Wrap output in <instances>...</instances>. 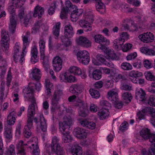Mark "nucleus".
Instances as JSON below:
<instances>
[{
  "label": "nucleus",
  "mask_w": 155,
  "mask_h": 155,
  "mask_svg": "<svg viewBox=\"0 0 155 155\" xmlns=\"http://www.w3.org/2000/svg\"><path fill=\"white\" fill-rule=\"evenodd\" d=\"M147 139L152 143L150 148L148 150L149 153L151 155H155V134L150 133Z\"/></svg>",
  "instance_id": "obj_22"
},
{
  "label": "nucleus",
  "mask_w": 155,
  "mask_h": 155,
  "mask_svg": "<svg viewBox=\"0 0 155 155\" xmlns=\"http://www.w3.org/2000/svg\"><path fill=\"white\" fill-rule=\"evenodd\" d=\"M145 95L144 91L141 88L136 91L135 96L137 98H140V101H143L145 99Z\"/></svg>",
  "instance_id": "obj_36"
},
{
  "label": "nucleus",
  "mask_w": 155,
  "mask_h": 155,
  "mask_svg": "<svg viewBox=\"0 0 155 155\" xmlns=\"http://www.w3.org/2000/svg\"><path fill=\"white\" fill-rule=\"evenodd\" d=\"M43 25L41 21H37L36 22L34 26H33L31 29V32L32 33H35L39 29L42 27Z\"/></svg>",
  "instance_id": "obj_47"
},
{
  "label": "nucleus",
  "mask_w": 155,
  "mask_h": 155,
  "mask_svg": "<svg viewBox=\"0 0 155 155\" xmlns=\"http://www.w3.org/2000/svg\"><path fill=\"white\" fill-rule=\"evenodd\" d=\"M138 38L143 42L148 43L152 42L154 40V36L150 32H147L140 35Z\"/></svg>",
  "instance_id": "obj_10"
},
{
  "label": "nucleus",
  "mask_w": 155,
  "mask_h": 155,
  "mask_svg": "<svg viewBox=\"0 0 155 155\" xmlns=\"http://www.w3.org/2000/svg\"><path fill=\"white\" fill-rule=\"evenodd\" d=\"M103 73L106 74H108L111 73L112 76H114L115 74L116 70L114 69L110 70L109 69L106 68H104L102 69Z\"/></svg>",
  "instance_id": "obj_56"
},
{
  "label": "nucleus",
  "mask_w": 155,
  "mask_h": 155,
  "mask_svg": "<svg viewBox=\"0 0 155 155\" xmlns=\"http://www.w3.org/2000/svg\"><path fill=\"white\" fill-rule=\"evenodd\" d=\"M98 109V108L97 105L94 104H90L89 110L91 112L95 113L97 111Z\"/></svg>",
  "instance_id": "obj_63"
},
{
  "label": "nucleus",
  "mask_w": 155,
  "mask_h": 155,
  "mask_svg": "<svg viewBox=\"0 0 155 155\" xmlns=\"http://www.w3.org/2000/svg\"><path fill=\"white\" fill-rule=\"evenodd\" d=\"M89 92L91 95L94 98H97L100 97L99 92L93 89H91L89 90Z\"/></svg>",
  "instance_id": "obj_57"
},
{
  "label": "nucleus",
  "mask_w": 155,
  "mask_h": 155,
  "mask_svg": "<svg viewBox=\"0 0 155 155\" xmlns=\"http://www.w3.org/2000/svg\"><path fill=\"white\" fill-rule=\"evenodd\" d=\"M31 54V61L32 64H34L37 62L38 60V51L36 45H34L32 47Z\"/></svg>",
  "instance_id": "obj_17"
},
{
  "label": "nucleus",
  "mask_w": 155,
  "mask_h": 155,
  "mask_svg": "<svg viewBox=\"0 0 155 155\" xmlns=\"http://www.w3.org/2000/svg\"><path fill=\"white\" fill-rule=\"evenodd\" d=\"M148 112L150 114L151 116L150 119V121L151 123L153 126L155 125V109L153 108H149V110Z\"/></svg>",
  "instance_id": "obj_46"
},
{
  "label": "nucleus",
  "mask_w": 155,
  "mask_h": 155,
  "mask_svg": "<svg viewBox=\"0 0 155 155\" xmlns=\"http://www.w3.org/2000/svg\"><path fill=\"white\" fill-rule=\"evenodd\" d=\"M71 152L73 155H81L82 150L81 147L79 146L77 144L72 145L71 148ZM58 155H63V153Z\"/></svg>",
  "instance_id": "obj_32"
},
{
  "label": "nucleus",
  "mask_w": 155,
  "mask_h": 155,
  "mask_svg": "<svg viewBox=\"0 0 155 155\" xmlns=\"http://www.w3.org/2000/svg\"><path fill=\"white\" fill-rule=\"evenodd\" d=\"M65 5L68 8H70L71 10L74 9L75 8H77V6L73 5L70 1H67L65 2Z\"/></svg>",
  "instance_id": "obj_61"
},
{
  "label": "nucleus",
  "mask_w": 155,
  "mask_h": 155,
  "mask_svg": "<svg viewBox=\"0 0 155 155\" xmlns=\"http://www.w3.org/2000/svg\"><path fill=\"white\" fill-rule=\"evenodd\" d=\"M129 75L130 77L136 78L142 76L141 72L137 71H131L129 72Z\"/></svg>",
  "instance_id": "obj_50"
},
{
  "label": "nucleus",
  "mask_w": 155,
  "mask_h": 155,
  "mask_svg": "<svg viewBox=\"0 0 155 155\" xmlns=\"http://www.w3.org/2000/svg\"><path fill=\"white\" fill-rule=\"evenodd\" d=\"M97 10L101 14L105 12V6L104 4L102 2H97L95 4Z\"/></svg>",
  "instance_id": "obj_38"
},
{
  "label": "nucleus",
  "mask_w": 155,
  "mask_h": 155,
  "mask_svg": "<svg viewBox=\"0 0 155 155\" xmlns=\"http://www.w3.org/2000/svg\"><path fill=\"white\" fill-rule=\"evenodd\" d=\"M51 148L52 151L55 153L57 155H60V154L63 153L64 151L63 148L61 147L59 144Z\"/></svg>",
  "instance_id": "obj_40"
},
{
  "label": "nucleus",
  "mask_w": 155,
  "mask_h": 155,
  "mask_svg": "<svg viewBox=\"0 0 155 155\" xmlns=\"http://www.w3.org/2000/svg\"><path fill=\"white\" fill-rule=\"evenodd\" d=\"M77 60L80 63L84 65L89 64L90 59L89 54L87 51H79L77 53Z\"/></svg>",
  "instance_id": "obj_7"
},
{
  "label": "nucleus",
  "mask_w": 155,
  "mask_h": 155,
  "mask_svg": "<svg viewBox=\"0 0 155 155\" xmlns=\"http://www.w3.org/2000/svg\"><path fill=\"white\" fill-rule=\"evenodd\" d=\"M92 61L94 64L97 65L104 64L109 67L110 66V63L107 62L105 59L104 56L100 54H98L97 55L96 59H92Z\"/></svg>",
  "instance_id": "obj_12"
},
{
  "label": "nucleus",
  "mask_w": 155,
  "mask_h": 155,
  "mask_svg": "<svg viewBox=\"0 0 155 155\" xmlns=\"http://www.w3.org/2000/svg\"><path fill=\"white\" fill-rule=\"evenodd\" d=\"M74 34L72 26L70 24L66 25L64 27V37L61 38V40L66 47H68L71 44L69 38L72 37Z\"/></svg>",
  "instance_id": "obj_5"
},
{
  "label": "nucleus",
  "mask_w": 155,
  "mask_h": 155,
  "mask_svg": "<svg viewBox=\"0 0 155 155\" xmlns=\"http://www.w3.org/2000/svg\"><path fill=\"white\" fill-rule=\"evenodd\" d=\"M7 65L5 60L0 61V79L1 80L4 77L7 70Z\"/></svg>",
  "instance_id": "obj_25"
},
{
  "label": "nucleus",
  "mask_w": 155,
  "mask_h": 155,
  "mask_svg": "<svg viewBox=\"0 0 155 155\" xmlns=\"http://www.w3.org/2000/svg\"><path fill=\"white\" fill-rule=\"evenodd\" d=\"M101 72L99 70L96 69L94 71L92 74L93 78L96 80H98L101 78Z\"/></svg>",
  "instance_id": "obj_49"
},
{
  "label": "nucleus",
  "mask_w": 155,
  "mask_h": 155,
  "mask_svg": "<svg viewBox=\"0 0 155 155\" xmlns=\"http://www.w3.org/2000/svg\"><path fill=\"white\" fill-rule=\"evenodd\" d=\"M38 43L41 58L44 60L45 57V42L42 37H41L40 38Z\"/></svg>",
  "instance_id": "obj_18"
},
{
  "label": "nucleus",
  "mask_w": 155,
  "mask_h": 155,
  "mask_svg": "<svg viewBox=\"0 0 155 155\" xmlns=\"http://www.w3.org/2000/svg\"><path fill=\"white\" fill-rule=\"evenodd\" d=\"M12 5L8 6V11L10 13V24L9 25L10 31L14 33L16 25V21L15 20V11L16 8L21 7L26 0H11Z\"/></svg>",
  "instance_id": "obj_2"
},
{
  "label": "nucleus",
  "mask_w": 155,
  "mask_h": 155,
  "mask_svg": "<svg viewBox=\"0 0 155 155\" xmlns=\"http://www.w3.org/2000/svg\"><path fill=\"white\" fill-rule=\"evenodd\" d=\"M62 95V92L60 90L56 91L54 92V97L51 101L52 104L56 105L60 99V97Z\"/></svg>",
  "instance_id": "obj_35"
},
{
  "label": "nucleus",
  "mask_w": 155,
  "mask_h": 155,
  "mask_svg": "<svg viewBox=\"0 0 155 155\" xmlns=\"http://www.w3.org/2000/svg\"><path fill=\"white\" fill-rule=\"evenodd\" d=\"M16 112L13 111L9 114L7 117V122L9 125H13L16 119Z\"/></svg>",
  "instance_id": "obj_31"
},
{
  "label": "nucleus",
  "mask_w": 155,
  "mask_h": 155,
  "mask_svg": "<svg viewBox=\"0 0 155 155\" xmlns=\"http://www.w3.org/2000/svg\"><path fill=\"white\" fill-rule=\"evenodd\" d=\"M124 43V40H121L119 38L114 41V47L117 50L121 49Z\"/></svg>",
  "instance_id": "obj_37"
},
{
  "label": "nucleus",
  "mask_w": 155,
  "mask_h": 155,
  "mask_svg": "<svg viewBox=\"0 0 155 155\" xmlns=\"http://www.w3.org/2000/svg\"><path fill=\"white\" fill-rule=\"evenodd\" d=\"M98 117L100 120H103L107 117L109 115L108 109L104 107L97 113Z\"/></svg>",
  "instance_id": "obj_33"
},
{
  "label": "nucleus",
  "mask_w": 155,
  "mask_h": 155,
  "mask_svg": "<svg viewBox=\"0 0 155 155\" xmlns=\"http://www.w3.org/2000/svg\"><path fill=\"white\" fill-rule=\"evenodd\" d=\"M34 88L29 86L27 88V91L25 94V100L31 101V104H30L28 108L27 117H34L35 114V107L37 106L35 101L34 98Z\"/></svg>",
  "instance_id": "obj_3"
},
{
  "label": "nucleus",
  "mask_w": 155,
  "mask_h": 155,
  "mask_svg": "<svg viewBox=\"0 0 155 155\" xmlns=\"http://www.w3.org/2000/svg\"><path fill=\"white\" fill-rule=\"evenodd\" d=\"M72 12L71 16V20L73 22H75L78 19L79 17L81 16L83 12V10L82 9H78L77 8H75Z\"/></svg>",
  "instance_id": "obj_19"
},
{
  "label": "nucleus",
  "mask_w": 155,
  "mask_h": 155,
  "mask_svg": "<svg viewBox=\"0 0 155 155\" xmlns=\"http://www.w3.org/2000/svg\"><path fill=\"white\" fill-rule=\"evenodd\" d=\"M94 38L95 41L99 44L104 42H106L107 44L110 43L109 40L107 39L104 36L100 34L95 35Z\"/></svg>",
  "instance_id": "obj_30"
},
{
  "label": "nucleus",
  "mask_w": 155,
  "mask_h": 155,
  "mask_svg": "<svg viewBox=\"0 0 155 155\" xmlns=\"http://www.w3.org/2000/svg\"><path fill=\"white\" fill-rule=\"evenodd\" d=\"M11 69L9 68L8 72L6 78L7 87L5 89L4 87L1 84L0 89V100L2 102L4 101L7 97L9 91V87L12 80Z\"/></svg>",
  "instance_id": "obj_4"
},
{
  "label": "nucleus",
  "mask_w": 155,
  "mask_h": 155,
  "mask_svg": "<svg viewBox=\"0 0 155 155\" xmlns=\"http://www.w3.org/2000/svg\"><path fill=\"white\" fill-rule=\"evenodd\" d=\"M84 17L89 23H92L94 21V15L92 11L90 10H87L85 11Z\"/></svg>",
  "instance_id": "obj_26"
},
{
  "label": "nucleus",
  "mask_w": 155,
  "mask_h": 155,
  "mask_svg": "<svg viewBox=\"0 0 155 155\" xmlns=\"http://www.w3.org/2000/svg\"><path fill=\"white\" fill-rule=\"evenodd\" d=\"M59 77L60 80L62 82L71 83L74 82L76 81L75 77L67 72L61 74Z\"/></svg>",
  "instance_id": "obj_13"
},
{
  "label": "nucleus",
  "mask_w": 155,
  "mask_h": 155,
  "mask_svg": "<svg viewBox=\"0 0 155 155\" xmlns=\"http://www.w3.org/2000/svg\"><path fill=\"white\" fill-rule=\"evenodd\" d=\"M55 7L56 5L55 3L51 4L48 10V13L49 15H52L54 13Z\"/></svg>",
  "instance_id": "obj_60"
},
{
  "label": "nucleus",
  "mask_w": 155,
  "mask_h": 155,
  "mask_svg": "<svg viewBox=\"0 0 155 155\" xmlns=\"http://www.w3.org/2000/svg\"><path fill=\"white\" fill-rule=\"evenodd\" d=\"M34 117H27V125L25 128L31 129L33 128V121Z\"/></svg>",
  "instance_id": "obj_53"
},
{
  "label": "nucleus",
  "mask_w": 155,
  "mask_h": 155,
  "mask_svg": "<svg viewBox=\"0 0 155 155\" xmlns=\"http://www.w3.org/2000/svg\"><path fill=\"white\" fill-rule=\"evenodd\" d=\"M122 97L124 100L128 102H130L132 99L131 94L129 92L123 93L122 94Z\"/></svg>",
  "instance_id": "obj_52"
},
{
  "label": "nucleus",
  "mask_w": 155,
  "mask_h": 155,
  "mask_svg": "<svg viewBox=\"0 0 155 155\" xmlns=\"http://www.w3.org/2000/svg\"><path fill=\"white\" fill-rule=\"evenodd\" d=\"M84 90V86L82 84H73L70 87V91L72 93H81Z\"/></svg>",
  "instance_id": "obj_21"
},
{
  "label": "nucleus",
  "mask_w": 155,
  "mask_h": 155,
  "mask_svg": "<svg viewBox=\"0 0 155 155\" xmlns=\"http://www.w3.org/2000/svg\"><path fill=\"white\" fill-rule=\"evenodd\" d=\"M10 38L8 33L5 31L2 32L1 46L4 51H6L9 49Z\"/></svg>",
  "instance_id": "obj_9"
},
{
  "label": "nucleus",
  "mask_w": 155,
  "mask_h": 155,
  "mask_svg": "<svg viewBox=\"0 0 155 155\" xmlns=\"http://www.w3.org/2000/svg\"><path fill=\"white\" fill-rule=\"evenodd\" d=\"M7 155H15L16 153L15 150V147L13 145H11L9 146L8 150L6 152Z\"/></svg>",
  "instance_id": "obj_54"
},
{
  "label": "nucleus",
  "mask_w": 155,
  "mask_h": 155,
  "mask_svg": "<svg viewBox=\"0 0 155 155\" xmlns=\"http://www.w3.org/2000/svg\"><path fill=\"white\" fill-rule=\"evenodd\" d=\"M129 35L127 32H123L120 35L119 38L121 40H124V42L125 40H127L129 38Z\"/></svg>",
  "instance_id": "obj_62"
},
{
  "label": "nucleus",
  "mask_w": 155,
  "mask_h": 155,
  "mask_svg": "<svg viewBox=\"0 0 155 155\" xmlns=\"http://www.w3.org/2000/svg\"><path fill=\"white\" fill-rule=\"evenodd\" d=\"M148 103L149 105L155 107V97L153 95H151L150 97Z\"/></svg>",
  "instance_id": "obj_64"
},
{
  "label": "nucleus",
  "mask_w": 155,
  "mask_h": 155,
  "mask_svg": "<svg viewBox=\"0 0 155 155\" xmlns=\"http://www.w3.org/2000/svg\"><path fill=\"white\" fill-rule=\"evenodd\" d=\"M74 134L76 137L79 139L85 138L87 136V133L85 130L80 128L75 129L74 131Z\"/></svg>",
  "instance_id": "obj_16"
},
{
  "label": "nucleus",
  "mask_w": 155,
  "mask_h": 155,
  "mask_svg": "<svg viewBox=\"0 0 155 155\" xmlns=\"http://www.w3.org/2000/svg\"><path fill=\"white\" fill-rule=\"evenodd\" d=\"M60 25L61 23L59 22L56 23L53 28V33L57 37L59 35Z\"/></svg>",
  "instance_id": "obj_42"
},
{
  "label": "nucleus",
  "mask_w": 155,
  "mask_h": 155,
  "mask_svg": "<svg viewBox=\"0 0 155 155\" xmlns=\"http://www.w3.org/2000/svg\"><path fill=\"white\" fill-rule=\"evenodd\" d=\"M150 133V130L146 128L142 129L140 132V135L143 138L147 139Z\"/></svg>",
  "instance_id": "obj_43"
},
{
  "label": "nucleus",
  "mask_w": 155,
  "mask_h": 155,
  "mask_svg": "<svg viewBox=\"0 0 155 155\" xmlns=\"http://www.w3.org/2000/svg\"><path fill=\"white\" fill-rule=\"evenodd\" d=\"M72 124V120L70 117L64 116V121L60 122L59 124L60 131L62 133L67 132L68 127Z\"/></svg>",
  "instance_id": "obj_8"
},
{
  "label": "nucleus",
  "mask_w": 155,
  "mask_h": 155,
  "mask_svg": "<svg viewBox=\"0 0 155 155\" xmlns=\"http://www.w3.org/2000/svg\"><path fill=\"white\" fill-rule=\"evenodd\" d=\"M121 67L122 69L124 70H130L132 69L131 65L129 63L127 62L122 63L121 65Z\"/></svg>",
  "instance_id": "obj_51"
},
{
  "label": "nucleus",
  "mask_w": 155,
  "mask_h": 155,
  "mask_svg": "<svg viewBox=\"0 0 155 155\" xmlns=\"http://www.w3.org/2000/svg\"><path fill=\"white\" fill-rule=\"evenodd\" d=\"M76 105L79 107V115L81 117H85L87 115L86 113L87 109V104L83 101L80 100L77 103Z\"/></svg>",
  "instance_id": "obj_14"
},
{
  "label": "nucleus",
  "mask_w": 155,
  "mask_h": 155,
  "mask_svg": "<svg viewBox=\"0 0 155 155\" xmlns=\"http://www.w3.org/2000/svg\"><path fill=\"white\" fill-rule=\"evenodd\" d=\"M21 47L20 44L19 42H16L14 46L13 50L14 59L15 62L19 61L21 63H22L25 60L24 57L26 54L22 55V54L20 55Z\"/></svg>",
  "instance_id": "obj_6"
},
{
  "label": "nucleus",
  "mask_w": 155,
  "mask_h": 155,
  "mask_svg": "<svg viewBox=\"0 0 155 155\" xmlns=\"http://www.w3.org/2000/svg\"><path fill=\"white\" fill-rule=\"evenodd\" d=\"M81 125L83 127H85L89 129L93 130L95 128L96 124L93 122H88L87 120H85L80 122Z\"/></svg>",
  "instance_id": "obj_34"
},
{
  "label": "nucleus",
  "mask_w": 155,
  "mask_h": 155,
  "mask_svg": "<svg viewBox=\"0 0 155 155\" xmlns=\"http://www.w3.org/2000/svg\"><path fill=\"white\" fill-rule=\"evenodd\" d=\"M145 75L146 79L151 81H155V78L154 75L150 71H147L145 73Z\"/></svg>",
  "instance_id": "obj_55"
},
{
  "label": "nucleus",
  "mask_w": 155,
  "mask_h": 155,
  "mask_svg": "<svg viewBox=\"0 0 155 155\" xmlns=\"http://www.w3.org/2000/svg\"><path fill=\"white\" fill-rule=\"evenodd\" d=\"M62 140L65 143H69L71 141L72 138L68 132L62 134Z\"/></svg>",
  "instance_id": "obj_44"
},
{
  "label": "nucleus",
  "mask_w": 155,
  "mask_h": 155,
  "mask_svg": "<svg viewBox=\"0 0 155 155\" xmlns=\"http://www.w3.org/2000/svg\"><path fill=\"white\" fill-rule=\"evenodd\" d=\"M34 120L36 123L37 124L38 128L40 127L43 131H45L46 130L47 125L43 115H41L40 120L39 122H38L36 117H35Z\"/></svg>",
  "instance_id": "obj_23"
},
{
  "label": "nucleus",
  "mask_w": 155,
  "mask_h": 155,
  "mask_svg": "<svg viewBox=\"0 0 155 155\" xmlns=\"http://www.w3.org/2000/svg\"><path fill=\"white\" fill-rule=\"evenodd\" d=\"M44 9L43 7L38 5L34 8L33 16L34 17H38V18H41L44 13Z\"/></svg>",
  "instance_id": "obj_28"
},
{
  "label": "nucleus",
  "mask_w": 155,
  "mask_h": 155,
  "mask_svg": "<svg viewBox=\"0 0 155 155\" xmlns=\"http://www.w3.org/2000/svg\"><path fill=\"white\" fill-rule=\"evenodd\" d=\"M45 86L46 88L45 94L46 97L48 98L51 95V91L53 90V84L50 82L49 80L47 79L45 80Z\"/></svg>",
  "instance_id": "obj_24"
},
{
  "label": "nucleus",
  "mask_w": 155,
  "mask_h": 155,
  "mask_svg": "<svg viewBox=\"0 0 155 155\" xmlns=\"http://www.w3.org/2000/svg\"><path fill=\"white\" fill-rule=\"evenodd\" d=\"M38 144V139L36 137L32 138L27 143L21 140L16 145L18 150L17 153L19 155H25V147L32 150V155H39L40 150Z\"/></svg>",
  "instance_id": "obj_1"
},
{
  "label": "nucleus",
  "mask_w": 155,
  "mask_h": 155,
  "mask_svg": "<svg viewBox=\"0 0 155 155\" xmlns=\"http://www.w3.org/2000/svg\"><path fill=\"white\" fill-rule=\"evenodd\" d=\"M53 66L54 70L56 71H59L62 68V61L59 56L54 57L52 61Z\"/></svg>",
  "instance_id": "obj_15"
},
{
  "label": "nucleus",
  "mask_w": 155,
  "mask_h": 155,
  "mask_svg": "<svg viewBox=\"0 0 155 155\" xmlns=\"http://www.w3.org/2000/svg\"><path fill=\"white\" fill-rule=\"evenodd\" d=\"M41 72L39 69L36 68H32L30 76L33 79L38 80L41 76Z\"/></svg>",
  "instance_id": "obj_29"
},
{
  "label": "nucleus",
  "mask_w": 155,
  "mask_h": 155,
  "mask_svg": "<svg viewBox=\"0 0 155 155\" xmlns=\"http://www.w3.org/2000/svg\"><path fill=\"white\" fill-rule=\"evenodd\" d=\"M105 57L108 60H118L119 59L114 51L111 49H107L105 52Z\"/></svg>",
  "instance_id": "obj_20"
},
{
  "label": "nucleus",
  "mask_w": 155,
  "mask_h": 155,
  "mask_svg": "<svg viewBox=\"0 0 155 155\" xmlns=\"http://www.w3.org/2000/svg\"><path fill=\"white\" fill-rule=\"evenodd\" d=\"M132 47V45L130 43H127L122 46L121 49L124 52H127L129 51Z\"/></svg>",
  "instance_id": "obj_58"
},
{
  "label": "nucleus",
  "mask_w": 155,
  "mask_h": 155,
  "mask_svg": "<svg viewBox=\"0 0 155 155\" xmlns=\"http://www.w3.org/2000/svg\"><path fill=\"white\" fill-rule=\"evenodd\" d=\"M77 44L82 47L88 48L91 46V42L86 37L80 36L76 40Z\"/></svg>",
  "instance_id": "obj_11"
},
{
  "label": "nucleus",
  "mask_w": 155,
  "mask_h": 155,
  "mask_svg": "<svg viewBox=\"0 0 155 155\" xmlns=\"http://www.w3.org/2000/svg\"><path fill=\"white\" fill-rule=\"evenodd\" d=\"M149 110V107H146L137 113V116L139 120L144 119L146 113L148 112Z\"/></svg>",
  "instance_id": "obj_41"
},
{
  "label": "nucleus",
  "mask_w": 155,
  "mask_h": 155,
  "mask_svg": "<svg viewBox=\"0 0 155 155\" xmlns=\"http://www.w3.org/2000/svg\"><path fill=\"white\" fill-rule=\"evenodd\" d=\"M12 128L11 126L7 127L5 130L4 135L5 137L10 139L12 138Z\"/></svg>",
  "instance_id": "obj_48"
},
{
  "label": "nucleus",
  "mask_w": 155,
  "mask_h": 155,
  "mask_svg": "<svg viewBox=\"0 0 155 155\" xmlns=\"http://www.w3.org/2000/svg\"><path fill=\"white\" fill-rule=\"evenodd\" d=\"M23 134L25 137L28 138H29L32 134L31 129L24 127Z\"/></svg>",
  "instance_id": "obj_59"
},
{
  "label": "nucleus",
  "mask_w": 155,
  "mask_h": 155,
  "mask_svg": "<svg viewBox=\"0 0 155 155\" xmlns=\"http://www.w3.org/2000/svg\"><path fill=\"white\" fill-rule=\"evenodd\" d=\"M69 72L71 74H73L74 75H78L80 74V68L75 66L71 67L68 70Z\"/></svg>",
  "instance_id": "obj_45"
},
{
  "label": "nucleus",
  "mask_w": 155,
  "mask_h": 155,
  "mask_svg": "<svg viewBox=\"0 0 155 155\" xmlns=\"http://www.w3.org/2000/svg\"><path fill=\"white\" fill-rule=\"evenodd\" d=\"M118 90L116 88L110 91L107 93L108 98L112 101H116L118 99Z\"/></svg>",
  "instance_id": "obj_27"
},
{
  "label": "nucleus",
  "mask_w": 155,
  "mask_h": 155,
  "mask_svg": "<svg viewBox=\"0 0 155 155\" xmlns=\"http://www.w3.org/2000/svg\"><path fill=\"white\" fill-rule=\"evenodd\" d=\"M23 41V46L22 47V55L26 54V52L25 51L26 48L28 46L29 42L28 40V36L22 35V36Z\"/></svg>",
  "instance_id": "obj_39"
}]
</instances>
